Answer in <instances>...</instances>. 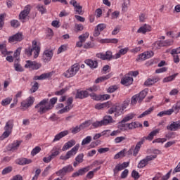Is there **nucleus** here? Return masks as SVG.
I'll return each mask as SVG.
<instances>
[{"instance_id": "obj_26", "label": "nucleus", "mask_w": 180, "mask_h": 180, "mask_svg": "<svg viewBox=\"0 0 180 180\" xmlns=\"http://www.w3.org/2000/svg\"><path fill=\"white\" fill-rule=\"evenodd\" d=\"M53 58V50H46L44 51L43 53V60L44 61H50Z\"/></svg>"}, {"instance_id": "obj_50", "label": "nucleus", "mask_w": 180, "mask_h": 180, "mask_svg": "<svg viewBox=\"0 0 180 180\" xmlns=\"http://www.w3.org/2000/svg\"><path fill=\"white\" fill-rule=\"evenodd\" d=\"M148 162L146 161V158L143 159L138 164V168H144L146 165H148Z\"/></svg>"}, {"instance_id": "obj_60", "label": "nucleus", "mask_w": 180, "mask_h": 180, "mask_svg": "<svg viewBox=\"0 0 180 180\" xmlns=\"http://www.w3.org/2000/svg\"><path fill=\"white\" fill-rule=\"evenodd\" d=\"M127 175H129V169H125L121 174V179H126Z\"/></svg>"}, {"instance_id": "obj_59", "label": "nucleus", "mask_w": 180, "mask_h": 180, "mask_svg": "<svg viewBox=\"0 0 180 180\" xmlns=\"http://www.w3.org/2000/svg\"><path fill=\"white\" fill-rule=\"evenodd\" d=\"M11 131H5L3 134L0 136L1 140H4V139H7L11 135Z\"/></svg>"}, {"instance_id": "obj_7", "label": "nucleus", "mask_w": 180, "mask_h": 180, "mask_svg": "<svg viewBox=\"0 0 180 180\" xmlns=\"http://www.w3.org/2000/svg\"><path fill=\"white\" fill-rule=\"evenodd\" d=\"M72 171H74V167H72V165H68L59 169L56 174L58 176H65L67 174H70V172H72Z\"/></svg>"}, {"instance_id": "obj_17", "label": "nucleus", "mask_w": 180, "mask_h": 180, "mask_svg": "<svg viewBox=\"0 0 180 180\" xmlns=\"http://www.w3.org/2000/svg\"><path fill=\"white\" fill-rule=\"evenodd\" d=\"M167 130H170V131H176V130H179L180 129V120L173 122L171 124L167 127Z\"/></svg>"}, {"instance_id": "obj_52", "label": "nucleus", "mask_w": 180, "mask_h": 180, "mask_svg": "<svg viewBox=\"0 0 180 180\" xmlns=\"http://www.w3.org/2000/svg\"><path fill=\"white\" fill-rule=\"evenodd\" d=\"M37 89H39V83L37 82H34V84L32 86L30 91L32 94H34Z\"/></svg>"}, {"instance_id": "obj_16", "label": "nucleus", "mask_w": 180, "mask_h": 180, "mask_svg": "<svg viewBox=\"0 0 180 180\" xmlns=\"http://www.w3.org/2000/svg\"><path fill=\"white\" fill-rule=\"evenodd\" d=\"M96 57H98V58H101V60H112V58L113 57V56H112V51H106L105 53H97L96 54Z\"/></svg>"}, {"instance_id": "obj_53", "label": "nucleus", "mask_w": 180, "mask_h": 180, "mask_svg": "<svg viewBox=\"0 0 180 180\" xmlns=\"http://www.w3.org/2000/svg\"><path fill=\"white\" fill-rule=\"evenodd\" d=\"M54 150H56L54 151ZM52 153L51 154V156L52 158V159L53 160V158H56L57 157V155H60V150L58 149H57V148H53V149Z\"/></svg>"}, {"instance_id": "obj_9", "label": "nucleus", "mask_w": 180, "mask_h": 180, "mask_svg": "<svg viewBox=\"0 0 180 180\" xmlns=\"http://www.w3.org/2000/svg\"><path fill=\"white\" fill-rule=\"evenodd\" d=\"M153 56H154V52L152 51L143 52V53L139 55L138 58H136V61H144L146 60H148V58H151Z\"/></svg>"}, {"instance_id": "obj_51", "label": "nucleus", "mask_w": 180, "mask_h": 180, "mask_svg": "<svg viewBox=\"0 0 180 180\" xmlns=\"http://www.w3.org/2000/svg\"><path fill=\"white\" fill-rule=\"evenodd\" d=\"M12 169H13L12 167L8 166L2 170L1 174L2 175H6V174H9L10 172H12Z\"/></svg>"}, {"instance_id": "obj_54", "label": "nucleus", "mask_w": 180, "mask_h": 180, "mask_svg": "<svg viewBox=\"0 0 180 180\" xmlns=\"http://www.w3.org/2000/svg\"><path fill=\"white\" fill-rule=\"evenodd\" d=\"M11 25L12 27H19L20 26V22L18 20H12L11 21Z\"/></svg>"}, {"instance_id": "obj_21", "label": "nucleus", "mask_w": 180, "mask_h": 180, "mask_svg": "<svg viewBox=\"0 0 180 180\" xmlns=\"http://www.w3.org/2000/svg\"><path fill=\"white\" fill-rule=\"evenodd\" d=\"M158 81H160V78L158 77L148 78L144 82V85L146 86H151V85H154V84H156Z\"/></svg>"}, {"instance_id": "obj_3", "label": "nucleus", "mask_w": 180, "mask_h": 180, "mask_svg": "<svg viewBox=\"0 0 180 180\" xmlns=\"http://www.w3.org/2000/svg\"><path fill=\"white\" fill-rule=\"evenodd\" d=\"M33 50L35 51L34 52V58H37L39 57V55L40 54V46H37V41H32V47L30 46L25 49V54H27L28 57H30V56H32L33 53Z\"/></svg>"}, {"instance_id": "obj_45", "label": "nucleus", "mask_w": 180, "mask_h": 180, "mask_svg": "<svg viewBox=\"0 0 180 180\" xmlns=\"http://www.w3.org/2000/svg\"><path fill=\"white\" fill-rule=\"evenodd\" d=\"M0 51L4 57H6V54H8V50L6 49V44H0Z\"/></svg>"}, {"instance_id": "obj_31", "label": "nucleus", "mask_w": 180, "mask_h": 180, "mask_svg": "<svg viewBox=\"0 0 180 180\" xmlns=\"http://www.w3.org/2000/svg\"><path fill=\"white\" fill-rule=\"evenodd\" d=\"M144 143V139H142L141 141L138 142L134 148V153L133 155L134 157H137V154H139V152L140 151V148H141V145Z\"/></svg>"}, {"instance_id": "obj_25", "label": "nucleus", "mask_w": 180, "mask_h": 180, "mask_svg": "<svg viewBox=\"0 0 180 180\" xmlns=\"http://www.w3.org/2000/svg\"><path fill=\"white\" fill-rule=\"evenodd\" d=\"M68 134L69 132L68 130L60 132L55 136V138L53 140V143H56V141H60L63 137H65V136H68Z\"/></svg>"}, {"instance_id": "obj_34", "label": "nucleus", "mask_w": 180, "mask_h": 180, "mask_svg": "<svg viewBox=\"0 0 180 180\" xmlns=\"http://www.w3.org/2000/svg\"><path fill=\"white\" fill-rule=\"evenodd\" d=\"M160 131L158 129H155L153 131H151L148 136L143 137V139H144V141L146 140H148L149 141H151L153 139H154V136H157Z\"/></svg>"}, {"instance_id": "obj_10", "label": "nucleus", "mask_w": 180, "mask_h": 180, "mask_svg": "<svg viewBox=\"0 0 180 180\" xmlns=\"http://www.w3.org/2000/svg\"><path fill=\"white\" fill-rule=\"evenodd\" d=\"M172 41L167 39L165 41L155 42L153 44V47H155V49H161V47H168L169 46H172Z\"/></svg>"}, {"instance_id": "obj_27", "label": "nucleus", "mask_w": 180, "mask_h": 180, "mask_svg": "<svg viewBox=\"0 0 180 180\" xmlns=\"http://www.w3.org/2000/svg\"><path fill=\"white\" fill-rule=\"evenodd\" d=\"M85 64H86V65H88L89 67H90V68H91V70H94L95 68H98V61L96 60H93L91 59H86L84 61Z\"/></svg>"}, {"instance_id": "obj_32", "label": "nucleus", "mask_w": 180, "mask_h": 180, "mask_svg": "<svg viewBox=\"0 0 180 180\" xmlns=\"http://www.w3.org/2000/svg\"><path fill=\"white\" fill-rule=\"evenodd\" d=\"M121 84L125 85V86H129L133 84V79L130 77H126L122 79Z\"/></svg>"}, {"instance_id": "obj_49", "label": "nucleus", "mask_w": 180, "mask_h": 180, "mask_svg": "<svg viewBox=\"0 0 180 180\" xmlns=\"http://www.w3.org/2000/svg\"><path fill=\"white\" fill-rule=\"evenodd\" d=\"M153 110H154V108H150L148 110H146L142 114H141L139 116V118L141 119V117H144V116H147L148 115H150V113H151V112H153Z\"/></svg>"}, {"instance_id": "obj_42", "label": "nucleus", "mask_w": 180, "mask_h": 180, "mask_svg": "<svg viewBox=\"0 0 180 180\" xmlns=\"http://www.w3.org/2000/svg\"><path fill=\"white\" fill-rule=\"evenodd\" d=\"M37 9L41 13V15H44V13H47V9L44 6L41 4H38L37 6Z\"/></svg>"}, {"instance_id": "obj_41", "label": "nucleus", "mask_w": 180, "mask_h": 180, "mask_svg": "<svg viewBox=\"0 0 180 180\" xmlns=\"http://www.w3.org/2000/svg\"><path fill=\"white\" fill-rule=\"evenodd\" d=\"M126 151H127V150L123 149L122 150H121L114 156V159L119 160L120 157H126Z\"/></svg>"}, {"instance_id": "obj_47", "label": "nucleus", "mask_w": 180, "mask_h": 180, "mask_svg": "<svg viewBox=\"0 0 180 180\" xmlns=\"http://www.w3.org/2000/svg\"><path fill=\"white\" fill-rule=\"evenodd\" d=\"M88 37H89V33L86 32L85 34L79 36V40H80L82 43H85V41L86 39H88Z\"/></svg>"}, {"instance_id": "obj_12", "label": "nucleus", "mask_w": 180, "mask_h": 180, "mask_svg": "<svg viewBox=\"0 0 180 180\" xmlns=\"http://www.w3.org/2000/svg\"><path fill=\"white\" fill-rule=\"evenodd\" d=\"M25 65V68H31L32 70H39L41 67V64L32 60H27Z\"/></svg>"}, {"instance_id": "obj_28", "label": "nucleus", "mask_w": 180, "mask_h": 180, "mask_svg": "<svg viewBox=\"0 0 180 180\" xmlns=\"http://www.w3.org/2000/svg\"><path fill=\"white\" fill-rule=\"evenodd\" d=\"M82 162H84V153H80L75 158V161L73 162V167H78V165L82 164Z\"/></svg>"}, {"instance_id": "obj_6", "label": "nucleus", "mask_w": 180, "mask_h": 180, "mask_svg": "<svg viewBox=\"0 0 180 180\" xmlns=\"http://www.w3.org/2000/svg\"><path fill=\"white\" fill-rule=\"evenodd\" d=\"M78 150H79V143L76 144L70 150L68 151L65 155H60V160L63 161H67V160H70V157H74L77 153H78Z\"/></svg>"}, {"instance_id": "obj_18", "label": "nucleus", "mask_w": 180, "mask_h": 180, "mask_svg": "<svg viewBox=\"0 0 180 180\" xmlns=\"http://www.w3.org/2000/svg\"><path fill=\"white\" fill-rule=\"evenodd\" d=\"M20 144H22V141H15L7 146V150L8 151H15V150L19 148Z\"/></svg>"}, {"instance_id": "obj_39", "label": "nucleus", "mask_w": 180, "mask_h": 180, "mask_svg": "<svg viewBox=\"0 0 180 180\" xmlns=\"http://www.w3.org/2000/svg\"><path fill=\"white\" fill-rule=\"evenodd\" d=\"M136 116L135 114L134 113H130L127 115H126L123 120H122V123H127V122H130L134 117Z\"/></svg>"}, {"instance_id": "obj_61", "label": "nucleus", "mask_w": 180, "mask_h": 180, "mask_svg": "<svg viewBox=\"0 0 180 180\" xmlns=\"http://www.w3.org/2000/svg\"><path fill=\"white\" fill-rule=\"evenodd\" d=\"M68 91V88L62 89L60 91L55 92V95L61 96L64 95V93Z\"/></svg>"}, {"instance_id": "obj_43", "label": "nucleus", "mask_w": 180, "mask_h": 180, "mask_svg": "<svg viewBox=\"0 0 180 180\" xmlns=\"http://www.w3.org/2000/svg\"><path fill=\"white\" fill-rule=\"evenodd\" d=\"M178 75V73H175L171 76L165 77L163 79V82H171V81H174L175 79V77Z\"/></svg>"}, {"instance_id": "obj_19", "label": "nucleus", "mask_w": 180, "mask_h": 180, "mask_svg": "<svg viewBox=\"0 0 180 180\" xmlns=\"http://www.w3.org/2000/svg\"><path fill=\"white\" fill-rule=\"evenodd\" d=\"M32 160L25 158H20L15 160V164L18 165H27V164H32Z\"/></svg>"}, {"instance_id": "obj_23", "label": "nucleus", "mask_w": 180, "mask_h": 180, "mask_svg": "<svg viewBox=\"0 0 180 180\" xmlns=\"http://www.w3.org/2000/svg\"><path fill=\"white\" fill-rule=\"evenodd\" d=\"M91 96L88 91H77L75 96L76 99H84L85 98H88V96Z\"/></svg>"}, {"instance_id": "obj_15", "label": "nucleus", "mask_w": 180, "mask_h": 180, "mask_svg": "<svg viewBox=\"0 0 180 180\" xmlns=\"http://www.w3.org/2000/svg\"><path fill=\"white\" fill-rule=\"evenodd\" d=\"M29 13H30V6H26L19 15L20 20H25L29 15Z\"/></svg>"}, {"instance_id": "obj_48", "label": "nucleus", "mask_w": 180, "mask_h": 180, "mask_svg": "<svg viewBox=\"0 0 180 180\" xmlns=\"http://www.w3.org/2000/svg\"><path fill=\"white\" fill-rule=\"evenodd\" d=\"M92 141V137L89 136L84 139L82 141V146H86V144H89Z\"/></svg>"}, {"instance_id": "obj_37", "label": "nucleus", "mask_w": 180, "mask_h": 180, "mask_svg": "<svg viewBox=\"0 0 180 180\" xmlns=\"http://www.w3.org/2000/svg\"><path fill=\"white\" fill-rule=\"evenodd\" d=\"M138 96V102L139 103H141L143 102V100L146 96H147V91L146 90L141 91L139 94H136Z\"/></svg>"}, {"instance_id": "obj_63", "label": "nucleus", "mask_w": 180, "mask_h": 180, "mask_svg": "<svg viewBox=\"0 0 180 180\" xmlns=\"http://www.w3.org/2000/svg\"><path fill=\"white\" fill-rule=\"evenodd\" d=\"M40 174H41V169H37L35 171V175L33 176L32 180H37L39 178V175H40Z\"/></svg>"}, {"instance_id": "obj_30", "label": "nucleus", "mask_w": 180, "mask_h": 180, "mask_svg": "<svg viewBox=\"0 0 180 180\" xmlns=\"http://www.w3.org/2000/svg\"><path fill=\"white\" fill-rule=\"evenodd\" d=\"M147 32H151V26L145 24L143 26L141 27L138 30L137 33H143V34H146Z\"/></svg>"}, {"instance_id": "obj_14", "label": "nucleus", "mask_w": 180, "mask_h": 180, "mask_svg": "<svg viewBox=\"0 0 180 180\" xmlns=\"http://www.w3.org/2000/svg\"><path fill=\"white\" fill-rule=\"evenodd\" d=\"M22 40H23V34H22V32H18L11 37H9L8 43H15V41H22Z\"/></svg>"}, {"instance_id": "obj_20", "label": "nucleus", "mask_w": 180, "mask_h": 180, "mask_svg": "<svg viewBox=\"0 0 180 180\" xmlns=\"http://www.w3.org/2000/svg\"><path fill=\"white\" fill-rule=\"evenodd\" d=\"M89 171V167H86L82 169H79L77 172L72 174V178H76V176H79V175H84Z\"/></svg>"}, {"instance_id": "obj_40", "label": "nucleus", "mask_w": 180, "mask_h": 180, "mask_svg": "<svg viewBox=\"0 0 180 180\" xmlns=\"http://www.w3.org/2000/svg\"><path fill=\"white\" fill-rule=\"evenodd\" d=\"M109 78H110V75L98 77L95 80V84H99V82H103V81H106V79H109Z\"/></svg>"}, {"instance_id": "obj_36", "label": "nucleus", "mask_w": 180, "mask_h": 180, "mask_svg": "<svg viewBox=\"0 0 180 180\" xmlns=\"http://www.w3.org/2000/svg\"><path fill=\"white\" fill-rule=\"evenodd\" d=\"M50 77H51V73H44V74H41L40 76L34 77V80L40 81L41 79H46V78H50Z\"/></svg>"}, {"instance_id": "obj_58", "label": "nucleus", "mask_w": 180, "mask_h": 180, "mask_svg": "<svg viewBox=\"0 0 180 180\" xmlns=\"http://www.w3.org/2000/svg\"><path fill=\"white\" fill-rule=\"evenodd\" d=\"M157 158V155H150L146 157L145 160H146L147 162H150V161H153Z\"/></svg>"}, {"instance_id": "obj_33", "label": "nucleus", "mask_w": 180, "mask_h": 180, "mask_svg": "<svg viewBox=\"0 0 180 180\" xmlns=\"http://www.w3.org/2000/svg\"><path fill=\"white\" fill-rule=\"evenodd\" d=\"M110 105H112L110 101H108L107 103H97L95 105V109L101 110V109H103V108H110Z\"/></svg>"}, {"instance_id": "obj_29", "label": "nucleus", "mask_w": 180, "mask_h": 180, "mask_svg": "<svg viewBox=\"0 0 180 180\" xmlns=\"http://www.w3.org/2000/svg\"><path fill=\"white\" fill-rule=\"evenodd\" d=\"M75 144H76L75 140L72 139L64 144V146L62 148V150L65 151L67 150H69V148H71V147H74Z\"/></svg>"}, {"instance_id": "obj_1", "label": "nucleus", "mask_w": 180, "mask_h": 180, "mask_svg": "<svg viewBox=\"0 0 180 180\" xmlns=\"http://www.w3.org/2000/svg\"><path fill=\"white\" fill-rule=\"evenodd\" d=\"M56 103H57V98H51L50 103L49 102V98H45L35 105V109H37L38 113L44 115V113H47L49 110H51Z\"/></svg>"}, {"instance_id": "obj_56", "label": "nucleus", "mask_w": 180, "mask_h": 180, "mask_svg": "<svg viewBox=\"0 0 180 180\" xmlns=\"http://www.w3.org/2000/svg\"><path fill=\"white\" fill-rule=\"evenodd\" d=\"M12 102V98H7L1 101L2 106H6V105H9Z\"/></svg>"}, {"instance_id": "obj_2", "label": "nucleus", "mask_w": 180, "mask_h": 180, "mask_svg": "<svg viewBox=\"0 0 180 180\" xmlns=\"http://www.w3.org/2000/svg\"><path fill=\"white\" fill-rule=\"evenodd\" d=\"M129 103H130V100H125L121 105L120 103L112 105L108 110V115H113V113H115V117L123 115V112H124V109L129 106Z\"/></svg>"}, {"instance_id": "obj_62", "label": "nucleus", "mask_w": 180, "mask_h": 180, "mask_svg": "<svg viewBox=\"0 0 180 180\" xmlns=\"http://www.w3.org/2000/svg\"><path fill=\"white\" fill-rule=\"evenodd\" d=\"M92 126H94V128L96 129L98 127H101V126H103V124L102 123V120L96 121V122L92 123Z\"/></svg>"}, {"instance_id": "obj_8", "label": "nucleus", "mask_w": 180, "mask_h": 180, "mask_svg": "<svg viewBox=\"0 0 180 180\" xmlns=\"http://www.w3.org/2000/svg\"><path fill=\"white\" fill-rule=\"evenodd\" d=\"M73 101L74 98H72V97L69 98L66 101V106L60 110L58 113L63 115V113H67V112H70V110L74 108V105H72Z\"/></svg>"}, {"instance_id": "obj_57", "label": "nucleus", "mask_w": 180, "mask_h": 180, "mask_svg": "<svg viewBox=\"0 0 180 180\" xmlns=\"http://www.w3.org/2000/svg\"><path fill=\"white\" fill-rule=\"evenodd\" d=\"M115 91H117V86L114 85V86H110L108 89L107 92H108V94H113V92H115Z\"/></svg>"}, {"instance_id": "obj_38", "label": "nucleus", "mask_w": 180, "mask_h": 180, "mask_svg": "<svg viewBox=\"0 0 180 180\" xmlns=\"http://www.w3.org/2000/svg\"><path fill=\"white\" fill-rule=\"evenodd\" d=\"M100 43H113L114 44H116L119 43V39H101Z\"/></svg>"}, {"instance_id": "obj_4", "label": "nucleus", "mask_w": 180, "mask_h": 180, "mask_svg": "<svg viewBox=\"0 0 180 180\" xmlns=\"http://www.w3.org/2000/svg\"><path fill=\"white\" fill-rule=\"evenodd\" d=\"M78 71H79V65L78 63H75L63 73V75L65 78H72V77L77 75Z\"/></svg>"}, {"instance_id": "obj_24", "label": "nucleus", "mask_w": 180, "mask_h": 180, "mask_svg": "<svg viewBox=\"0 0 180 180\" xmlns=\"http://www.w3.org/2000/svg\"><path fill=\"white\" fill-rule=\"evenodd\" d=\"M103 126H108V124H110V123H115V120L110 115H105L103 117L101 120Z\"/></svg>"}, {"instance_id": "obj_55", "label": "nucleus", "mask_w": 180, "mask_h": 180, "mask_svg": "<svg viewBox=\"0 0 180 180\" xmlns=\"http://www.w3.org/2000/svg\"><path fill=\"white\" fill-rule=\"evenodd\" d=\"M40 151H41V148H40V146H37L35 147L31 152V154L34 156L36 155V154H39V153H40Z\"/></svg>"}, {"instance_id": "obj_22", "label": "nucleus", "mask_w": 180, "mask_h": 180, "mask_svg": "<svg viewBox=\"0 0 180 180\" xmlns=\"http://www.w3.org/2000/svg\"><path fill=\"white\" fill-rule=\"evenodd\" d=\"M33 103H34V97L30 96L27 99V102L22 101L21 103V106H22V108H30Z\"/></svg>"}, {"instance_id": "obj_13", "label": "nucleus", "mask_w": 180, "mask_h": 180, "mask_svg": "<svg viewBox=\"0 0 180 180\" xmlns=\"http://www.w3.org/2000/svg\"><path fill=\"white\" fill-rule=\"evenodd\" d=\"M88 122H84L82 124H81L79 126H76L75 127H73L70 129V131L72 134H77V133H79L81 130H84L85 127H88Z\"/></svg>"}, {"instance_id": "obj_5", "label": "nucleus", "mask_w": 180, "mask_h": 180, "mask_svg": "<svg viewBox=\"0 0 180 180\" xmlns=\"http://www.w3.org/2000/svg\"><path fill=\"white\" fill-rule=\"evenodd\" d=\"M20 51H22V47L18 48L16 51L14 53V58H16L14 60V68L18 72H22L23 71V68H22V65L19 63V61H20V58H19V56H20Z\"/></svg>"}, {"instance_id": "obj_64", "label": "nucleus", "mask_w": 180, "mask_h": 180, "mask_svg": "<svg viewBox=\"0 0 180 180\" xmlns=\"http://www.w3.org/2000/svg\"><path fill=\"white\" fill-rule=\"evenodd\" d=\"M172 109L174 110V112H175V113H178V112H179L180 110V101L177 102L176 105L173 106Z\"/></svg>"}, {"instance_id": "obj_35", "label": "nucleus", "mask_w": 180, "mask_h": 180, "mask_svg": "<svg viewBox=\"0 0 180 180\" xmlns=\"http://www.w3.org/2000/svg\"><path fill=\"white\" fill-rule=\"evenodd\" d=\"M12 129H13V120H11L6 122V126L4 127V130L12 133Z\"/></svg>"}, {"instance_id": "obj_46", "label": "nucleus", "mask_w": 180, "mask_h": 180, "mask_svg": "<svg viewBox=\"0 0 180 180\" xmlns=\"http://www.w3.org/2000/svg\"><path fill=\"white\" fill-rule=\"evenodd\" d=\"M127 127H128V123L126 124V122H122V120L119 122L118 129H120V130H122V131L127 130Z\"/></svg>"}, {"instance_id": "obj_11", "label": "nucleus", "mask_w": 180, "mask_h": 180, "mask_svg": "<svg viewBox=\"0 0 180 180\" xmlns=\"http://www.w3.org/2000/svg\"><path fill=\"white\" fill-rule=\"evenodd\" d=\"M91 98L94 101H107L110 99V95L109 94H103V95H96L95 93L90 94Z\"/></svg>"}, {"instance_id": "obj_44", "label": "nucleus", "mask_w": 180, "mask_h": 180, "mask_svg": "<svg viewBox=\"0 0 180 180\" xmlns=\"http://www.w3.org/2000/svg\"><path fill=\"white\" fill-rule=\"evenodd\" d=\"M123 169V166L121 165L120 164H117L115 167L113 169V172H114V176H116L117 174H119L120 171H122Z\"/></svg>"}]
</instances>
